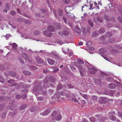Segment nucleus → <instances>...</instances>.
<instances>
[{
	"instance_id": "ddd939ff",
	"label": "nucleus",
	"mask_w": 122,
	"mask_h": 122,
	"mask_svg": "<svg viewBox=\"0 0 122 122\" xmlns=\"http://www.w3.org/2000/svg\"><path fill=\"white\" fill-rule=\"evenodd\" d=\"M105 18L107 21L112 20V21H114L115 20V19L114 17H112L111 19H110L109 17L107 16H105Z\"/></svg>"
},
{
	"instance_id": "f03ea898",
	"label": "nucleus",
	"mask_w": 122,
	"mask_h": 122,
	"mask_svg": "<svg viewBox=\"0 0 122 122\" xmlns=\"http://www.w3.org/2000/svg\"><path fill=\"white\" fill-rule=\"evenodd\" d=\"M88 70L90 72L93 74H95L97 71V68L94 67L92 65L91 66H90L89 67Z\"/></svg>"
},
{
	"instance_id": "bb28decb",
	"label": "nucleus",
	"mask_w": 122,
	"mask_h": 122,
	"mask_svg": "<svg viewBox=\"0 0 122 122\" xmlns=\"http://www.w3.org/2000/svg\"><path fill=\"white\" fill-rule=\"evenodd\" d=\"M105 30L104 28H101L99 30V32L101 34L105 32Z\"/></svg>"
},
{
	"instance_id": "b1692460",
	"label": "nucleus",
	"mask_w": 122,
	"mask_h": 122,
	"mask_svg": "<svg viewBox=\"0 0 122 122\" xmlns=\"http://www.w3.org/2000/svg\"><path fill=\"white\" fill-rule=\"evenodd\" d=\"M28 67L31 69L35 70L36 69V67L33 65H29Z\"/></svg>"
},
{
	"instance_id": "bf43d9fd",
	"label": "nucleus",
	"mask_w": 122,
	"mask_h": 122,
	"mask_svg": "<svg viewBox=\"0 0 122 122\" xmlns=\"http://www.w3.org/2000/svg\"><path fill=\"white\" fill-rule=\"evenodd\" d=\"M63 2L65 4H67L69 2V0H63Z\"/></svg>"
},
{
	"instance_id": "5fc2aeb1",
	"label": "nucleus",
	"mask_w": 122,
	"mask_h": 122,
	"mask_svg": "<svg viewBox=\"0 0 122 122\" xmlns=\"http://www.w3.org/2000/svg\"><path fill=\"white\" fill-rule=\"evenodd\" d=\"M107 81H111L112 80V79L111 77H107Z\"/></svg>"
},
{
	"instance_id": "ea45409f",
	"label": "nucleus",
	"mask_w": 122,
	"mask_h": 122,
	"mask_svg": "<svg viewBox=\"0 0 122 122\" xmlns=\"http://www.w3.org/2000/svg\"><path fill=\"white\" fill-rule=\"evenodd\" d=\"M50 79L51 80V82H53L55 81V79L53 77H50Z\"/></svg>"
},
{
	"instance_id": "680f3d73",
	"label": "nucleus",
	"mask_w": 122,
	"mask_h": 122,
	"mask_svg": "<svg viewBox=\"0 0 122 122\" xmlns=\"http://www.w3.org/2000/svg\"><path fill=\"white\" fill-rule=\"evenodd\" d=\"M10 6L9 4H6V5L5 9H9Z\"/></svg>"
},
{
	"instance_id": "4468645a",
	"label": "nucleus",
	"mask_w": 122,
	"mask_h": 122,
	"mask_svg": "<svg viewBox=\"0 0 122 122\" xmlns=\"http://www.w3.org/2000/svg\"><path fill=\"white\" fill-rule=\"evenodd\" d=\"M57 112L56 111H54L52 113L51 117L53 120H54L55 118V116Z\"/></svg>"
},
{
	"instance_id": "4d7b16f0",
	"label": "nucleus",
	"mask_w": 122,
	"mask_h": 122,
	"mask_svg": "<svg viewBox=\"0 0 122 122\" xmlns=\"http://www.w3.org/2000/svg\"><path fill=\"white\" fill-rule=\"evenodd\" d=\"M54 91L51 89H50L49 90V93L50 95L52 94L53 92Z\"/></svg>"
},
{
	"instance_id": "4be33fe9",
	"label": "nucleus",
	"mask_w": 122,
	"mask_h": 122,
	"mask_svg": "<svg viewBox=\"0 0 122 122\" xmlns=\"http://www.w3.org/2000/svg\"><path fill=\"white\" fill-rule=\"evenodd\" d=\"M62 116L61 115L59 114L57 115L55 117V120L56 121L59 120L61 118Z\"/></svg>"
},
{
	"instance_id": "e433bc0d",
	"label": "nucleus",
	"mask_w": 122,
	"mask_h": 122,
	"mask_svg": "<svg viewBox=\"0 0 122 122\" xmlns=\"http://www.w3.org/2000/svg\"><path fill=\"white\" fill-rule=\"evenodd\" d=\"M55 58L58 60H60L61 59V56H59V55L58 54L55 57Z\"/></svg>"
},
{
	"instance_id": "37998d69",
	"label": "nucleus",
	"mask_w": 122,
	"mask_h": 122,
	"mask_svg": "<svg viewBox=\"0 0 122 122\" xmlns=\"http://www.w3.org/2000/svg\"><path fill=\"white\" fill-rule=\"evenodd\" d=\"M92 45V43L90 41H88L86 43V45L88 46H91Z\"/></svg>"
},
{
	"instance_id": "c03bdc74",
	"label": "nucleus",
	"mask_w": 122,
	"mask_h": 122,
	"mask_svg": "<svg viewBox=\"0 0 122 122\" xmlns=\"http://www.w3.org/2000/svg\"><path fill=\"white\" fill-rule=\"evenodd\" d=\"M108 41L109 42L111 43H112L114 41V40L113 38H111L109 39Z\"/></svg>"
},
{
	"instance_id": "a878e982",
	"label": "nucleus",
	"mask_w": 122,
	"mask_h": 122,
	"mask_svg": "<svg viewBox=\"0 0 122 122\" xmlns=\"http://www.w3.org/2000/svg\"><path fill=\"white\" fill-rule=\"evenodd\" d=\"M99 51L102 54L105 53L107 52V51L106 50L103 48L100 49Z\"/></svg>"
},
{
	"instance_id": "774afa93",
	"label": "nucleus",
	"mask_w": 122,
	"mask_h": 122,
	"mask_svg": "<svg viewBox=\"0 0 122 122\" xmlns=\"http://www.w3.org/2000/svg\"><path fill=\"white\" fill-rule=\"evenodd\" d=\"M118 116L120 117H122V112H119L118 113Z\"/></svg>"
},
{
	"instance_id": "c756f323",
	"label": "nucleus",
	"mask_w": 122,
	"mask_h": 122,
	"mask_svg": "<svg viewBox=\"0 0 122 122\" xmlns=\"http://www.w3.org/2000/svg\"><path fill=\"white\" fill-rule=\"evenodd\" d=\"M109 118L111 120L115 121L116 120V118L115 116L112 115H111L110 116Z\"/></svg>"
},
{
	"instance_id": "393cba45",
	"label": "nucleus",
	"mask_w": 122,
	"mask_h": 122,
	"mask_svg": "<svg viewBox=\"0 0 122 122\" xmlns=\"http://www.w3.org/2000/svg\"><path fill=\"white\" fill-rule=\"evenodd\" d=\"M23 73L24 75L26 76H30V73L27 71H25L23 72Z\"/></svg>"
},
{
	"instance_id": "338daca9",
	"label": "nucleus",
	"mask_w": 122,
	"mask_h": 122,
	"mask_svg": "<svg viewBox=\"0 0 122 122\" xmlns=\"http://www.w3.org/2000/svg\"><path fill=\"white\" fill-rule=\"evenodd\" d=\"M72 100L75 102H77L78 100L76 98H73L72 99Z\"/></svg>"
},
{
	"instance_id": "58836bf2",
	"label": "nucleus",
	"mask_w": 122,
	"mask_h": 122,
	"mask_svg": "<svg viewBox=\"0 0 122 122\" xmlns=\"http://www.w3.org/2000/svg\"><path fill=\"white\" fill-rule=\"evenodd\" d=\"M90 121L92 122H94L95 121V118L93 117H91L89 118Z\"/></svg>"
},
{
	"instance_id": "de8ad7c7",
	"label": "nucleus",
	"mask_w": 122,
	"mask_h": 122,
	"mask_svg": "<svg viewBox=\"0 0 122 122\" xmlns=\"http://www.w3.org/2000/svg\"><path fill=\"white\" fill-rule=\"evenodd\" d=\"M62 88V86L61 84H59L57 87V90H59L61 89Z\"/></svg>"
},
{
	"instance_id": "6ab92c4d",
	"label": "nucleus",
	"mask_w": 122,
	"mask_h": 122,
	"mask_svg": "<svg viewBox=\"0 0 122 122\" xmlns=\"http://www.w3.org/2000/svg\"><path fill=\"white\" fill-rule=\"evenodd\" d=\"M109 87L110 88L114 89L116 87V86L114 84L112 83L109 84Z\"/></svg>"
},
{
	"instance_id": "f8f14e48",
	"label": "nucleus",
	"mask_w": 122,
	"mask_h": 122,
	"mask_svg": "<svg viewBox=\"0 0 122 122\" xmlns=\"http://www.w3.org/2000/svg\"><path fill=\"white\" fill-rule=\"evenodd\" d=\"M75 32L78 34H80L81 32V30L79 27L78 26L76 25L75 27Z\"/></svg>"
},
{
	"instance_id": "7ed1b4c3",
	"label": "nucleus",
	"mask_w": 122,
	"mask_h": 122,
	"mask_svg": "<svg viewBox=\"0 0 122 122\" xmlns=\"http://www.w3.org/2000/svg\"><path fill=\"white\" fill-rule=\"evenodd\" d=\"M22 57L25 59L26 61L28 62L32 63L33 64V63L32 62V60L26 54L23 53L22 54Z\"/></svg>"
},
{
	"instance_id": "a18cd8bd",
	"label": "nucleus",
	"mask_w": 122,
	"mask_h": 122,
	"mask_svg": "<svg viewBox=\"0 0 122 122\" xmlns=\"http://www.w3.org/2000/svg\"><path fill=\"white\" fill-rule=\"evenodd\" d=\"M15 81L13 80H9L8 81V83H12L14 82Z\"/></svg>"
},
{
	"instance_id": "aec40b11",
	"label": "nucleus",
	"mask_w": 122,
	"mask_h": 122,
	"mask_svg": "<svg viewBox=\"0 0 122 122\" xmlns=\"http://www.w3.org/2000/svg\"><path fill=\"white\" fill-rule=\"evenodd\" d=\"M58 53L55 51H53L50 53V55L51 56H54L55 57L58 54Z\"/></svg>"
},
{
	"instance_id": "2f4dec72",
	"label": "nucleus",
	"mask_w": 122,
	"mask_h": 122,
	"mask_svg": "<svg viewBox=\"0 0 122 122\" xmlns=\"http://www.w3.org/2000/svg\"><path fill=\"white\" fill-rule=\"evenodd\" d=\"M56 98L58 99L59 98L60 96L58 94H55L54 96H53L51 97L52 99L54 98L55 99H56Z\"/></svg>"
},
{
	"instance_id": "8fccbe9b",
	"label": "nucleus",
	"mask_w": 122,
	"mask_h": 122,
	"mask_svg": "<svg viewBox=\"0 0 122 122\" xmlns=\"http://www.w3.org/2000/svg\"><path fill=\"white\" fill-rule=\"evenodd\" d=\"M4 105H0V111L3 110L4 108Z\"/></svg>"
},
{
	"instance_id": "20e7f679",
	"label": "nucleus",
	"mask_w": 122,
	"mask_h": 122,
	"mask_svg": "<svg viewBox=\"0 0 122 122\" xmlns=\"http://www.w3.org/2000/svg\"><path fill=\"white\" fill-rule=\"evenodd\" d=\"M43 89L42 86L37 85L33 89V91L34 92H39L41 91Z\"/></svg>"
},
{
	"instance_id": "5701e85b",
	"label": "nucleus",
	"mask_w": 122,
	"mask_h": 122,
	"mask_svg": "<svg viewBox=\"0 0 122 122\" xmlns=\"http://www.w3.org/2000/svg\"><path fill=\"white\" fill-rule=\"evenodd\" d=\"M9 75L12 77L15 76L16 75V73L14 72L10 71L9 72Z\"/></svg>"
},
{
	"instance_id": "052dcab7",
	"label": "nucleus",
	"mask_w": 122,
	"mask_h": 122,
	"mask_svg": "<svg viewBox=\"0 0 122 122\" xmlns=\"http://www.w3.org/2000/svg\"><path fill=\"white\" fill-rule=\"evenodd\" d=\"M43 77L44 76L42 74H41L39 75L38 77L39 79H40L43 78Z\"/></svg>"
},
{
	"instance_id": "f3484780",
	"label": "nucleus",
	"mask_w": 122,
	"mask_h": 122,
	"mask_svg": "<svg viewBox=\"0 0 122 122\" xmlns=\"http://www.w3.org/2000/svg\"><path fill=\"white\" fill-rule=\"evenodd\" d=\"M58 14L59 16H61L63 15L62 10L61 9H59L58 10Z\"/></svg>"
},
{
	"instance_id": "a19ab883",
	"label": "nucleus",
	"mask_w": 122,
	"mask_h": 122,
	"mask_svg": "<svg viewBox=\"0 0 122 122\" xmlns=\"http://www.w3.org/2000/svg\"><path fill=\"white\" fill-rule=\"evenodd\" d=\"M115 47L117 49L121 50L122 49V47L121 46L118 45H116L115 46Z\"/></svg>"
},
{
	"instance_id": "cd10ccee",
	"label": "nucleus",
	"mask_w": 122,
	"mask_h": 122,
	"mask_svg": "<svg viewBox=\"0 0 122 122\" xmlns=\"http://www.w3.org/2000/svg\"><path fill=\"white\" fill-rule=\"evenodd\" d=\"M12 86H15V88H19L20 86L18 85H17L16 83H12L11 84Z\"/></svg>"
},
{
	"instance_id": "0eeeda50",
	"label": "nucleus",
	"mask_w": 122,
	"mask_h": 122,
	"mask_svg": "<svg viewBox=\"0 0 122 122\" xmlns=\"http://www.w3.org/2000/svg\"><path fill=\"white\" fill-rule=\"evenodd\" d=\"M36 62L39 64H42L43 63V61L42 59L40 57L37 56L35 59Z\"/></svg>"
},
{
	"instance_id": "4c0bfd02",
	"label": "nucleus",
	"mask_w": 122,
	"mask_h": 122,
	"mask_svg": "<svg viewBox=\"0 0 122 122\" xmlns=\"http://www.w3.org/2000/svg\"><path fill=\"white\" fill-rule=\"evenodd\" d=\"M18 60L20 61L23 64L24 63V62L22 58L20 57H18Z\"/></svg>"
},
{
	"instance_id": "3c124183",
	"label": "nucleus",
	"mask_w": 122,
	"mask_h": 122,
	"mask_svg": "<svg viewBox=\"0 0 122 122\" xmlns=\"http://www.w3.org/2000/svg\"><path fill=\"white\" fill-rule=\"evenodd\" d=\"M11 36V35L9 34H7L6 36H5V37L6 38V39L7 40V39H8L9 37H10Z\"/></svg>"
},
{
	"instance_id": "412c9836",
	"label": "nucleus",
	"mask_w": 122,
	"mask_h": 122,
	"mask_svg": "<svg viewBox=\"0 0 122 122\" xmlns=\"http://www.w3.org/2000/svg\"><path fill=\"white\" fill-rule=\"evenodd\" d=\"M101 74L100 75V77L103 78L106 77L107 75L103 72L101 71L100 72Z\"/></svg>"
},
{
	"instance_id": "13d9d810",
	"label": "nucleus",
	"mask_w": 122,
	"mask_h": 122,
	"mask_svg": "<svg viewBox=\"0 0 122 122\" xmlns=\"http://www.w3.org/2000/svg\"><path fill=\"white\" fill-rule=\"evenodd\" d=\"M82 97L85 99H87L88 98V97L87 95L85 94H83L82 95Z\"/></svg>"
},
{
	"instance_id": "49530a36",
	"label": "nucleus",
	"mask_w": 122,
	"mask_h": 122,
	"mask_svg": "<svg viewBox=\"0 0 122 122\" xmlns=\"http://www.w3.org/2000/svg\"><path fill=\"white\" fill-rule=\"evenodd\" d=\"M91 98L93 100H96L97 99V97L95 96H93L91 97Z\"/></svg>"
},
{
	"instance_id": "69168bd1",
	"label": "nucleus",
	"mask_w": 122,
	"mask_h": 122,
	"mask_svg": "<svg viewBox=\"0 0 122 122\" xmlns=\"http://www.w3.org/2000/svg\"><path fill=\"white\" fill-rule=\"evenodd\" d=\"M59 94L62 96H64L65 95V93L63 91L61 92H60Z\"/></svg>"
},
{
	"instance_id": "9d476101",
	"label": "nucleus",
	"mask_w": 122,
	"mask_h": 122,
	"mask_svg": "<svg viewBox=\"0 0 122 122\" xmlns=\"http://www.w3.org/2000/svg\"><path fill=\"white\" fill-rule=\"evenodd\" d=\"M43 33L45 36L49 37L51 36L52 35L51 33L50 32V31L46 30L44 31Z\"/></svg>"
},
{
	"instance_id": "09e8293b",
	"label": "nucleus",
	"mask_w": 122,
	"mask_h": 122,
	"mask_svg": "<svg viewBox=\"0 0 122 122\" xmlns=\"http://www.w3.org/2000/svg\"><path fill=\"white\" fill-rule=\"evenodd\" d=\"M48 78H46L44 80L43 82L44 83H46L48 82Z\"/></svg>"
},
{
	"instance_id": "72a5a7b5",
	"label": "nucleus",
	"mask_w": 122,
	"mask_h": 122,
	"mask_svg": "<svg viewBox=\"0 0 122 122\" xmlns=\"http://www.w3.org/2000/svg\"><path fill=\"white\" fill-rule=\"evenodd\" d=\"M88 23L91 27H92L93 26V24L92 21L90 20H89L88 21Z\"/></svg>"
},
{
	"instance_id": "0e129e2a",
	"label": "nucleus",
	"mask_w": 122,
	"mask_h": 122,
	"mask_svg": "<svg viewBox=\"0 0 122 122\" xmlns=\"http://www.w3.org/2000/svg\"><path fill=\"white\" fill-rule=\"evenodd\" d=\"M53 68H55V70L54 71V72H57L58 70V69L57 67H54Z\"/></svg>"
},
{
	"instance_id": "6e6d98bb",
	"label": "nucleus",
	"mask_w": 122,
	"mask_h": 122,
	"mask_svg": "<svg viewBox=\"0 0 122 122\" xmlns=\"http://www.w3.org/2000/svg\"><path fill=\"white\" fill-rule=\"evenodd\" d=\"M97 36V34L95 32H93L92 35V36L93 37H96Z\"/></svg>"
},
{
	"instance_id": "603ef678",
	"label": "nucleus",
	"mask_w": 122,
	"mask_h": 122,
	"mask_svg": "<svg viewBox=\"0 0 122 122\" xmlns=\"http://www.w3.org/2000/svg\"><path fill=\"white\" fill-rule=\"evenodd\" d=\"M99 39L101 41H104L105 39V37L103 36H102L99 38Z\"/></svg>"
},
{
	"instance_id": "423d86ee",
	"label": "nucleus",
	"mask_w": 122,
	"mask_h": 122,
	"mask_svg": "<svg viewBox=\"0 0 122 122\" xmlns=\"http://www.w3.org/2000/svg\"><path fill=\"white\" fill-rule=\"evenodd\" d=\"M99 102L101 103L105 104V105L107 106L108 105V103L105 100V98L102 97H100V98Z\"/></svg>"
},
{
	"instance_id": "79ce46f5",
	"label": "nucleus",
	"mask_w": 122,
	"mask_h": 122,
	"mask_svg": "<svg viewBox=\"0 0 122 122\" xmlns=\"http://www.w3.org/2000/svg\"><path fill=\"white\" fill-rule=\"evenodd\" d=\"M117 19L119 22L122 23V17L119 16L117 18Z\"/></svg>"
},
{
	"instance_id": "dca6fc26",
	"label": "nucleus",
	"mask_w": 122,
	"mask_h": 122,
	"mask_svg": "<svg viewBox=\"0 0 122 122\" xmlns=\"http://www.w3.org/2000/svg\"><path fill=\"white\" fill-rule=\"evenodd\" d=\"M48 63L50 65H53L55 62V61L52 59L49 58L47 60Z\"/></svg>"
},
{
	"instance_id": "c9c22d12",
	"label": "nucleus",
	"mask_w": 122,
	"mask_h": 122,
	"mask_svg": "<svg viewBox=\"0 0 122 122\" xmlns=\"http://www.w3.org/2000/svg\"><path fill=\"white\" fill-rule=\"evenodd\" d=\"M6 115V113L5 112H3L2 114L1 118L2 119H4Z\"/></svg>"
},
{
	"instance_id": "e2e57ef3",
	"label": "nucleus",
	"mask_w": 122,
	"mask_h": 122,
	"mask_svg": "<svg viewBox=\"0 0 122 122\" xmlns=\"http://www.w3.org/2000/svg\"><path fill=\"white\" fill-rule=\"evenodd\" d=\"M10 14L12 15H14L16 13L15 11H12L10 12Z\"/></svg>"
},
{
	"instance_id": "9b49d317",
	"label": "nucleus",
	"mask_w": 122,
	"mask_h": 122,
	"mask_svg": "<svg viewBox=\"0 0 122 122\" xmlns=\"http://www.w3.org/2000/svg\"><path fill=\"white\" fill-rule=\"evenodd\" d=\"M47 29L49 31L54 32L55 30L54 26L52 25L48 26Z\"/></svg>"
},
{
	"instance_id": "a211bd4d",
	"label": "nucleus",
	"mask_w": 122,
	"mask_h": 122,
	"mask_svg": "<svg viewBox=\"0 0 122 122\" xmlns=\"http://www.w3.org/2000/svg\"><path fill=\"white\" fill-rule=\"evenodd\" d=\"M12 47L13 49L15 50H16H16L17 49L18 45L15 43H14L12 44Z\"/></svg>"
},
{
	"instance_id": "864d4df0",
	"label": "nucleus",
	"mask_w": 122,
	"mask_h": 122,
	"mask_svg": "<svg viewBox=\"0 0 122 122\" xmlns=\"http://www.w3.org/2000/svg\"><path fill=\"white\" fill-rule=\"evenodd\" d=\"M21 97V95H16L15 96V98L16 99H20Z\"/></svg>"
},
{
	"instance_id": "39448f33",
	"label": "nucleus",
	"mask_w": 122,
	"mask_h": 122,
	"mask_svg": "<svg viewBox=\"0 0 122 122\" xmlns=\"http://www.w3.org/2000/svg\"><path fill=\"white\" fill-rule=\"evenodd\" d=\"M51 111V109L49 108L45 110L44 112L41 113L40 114L42 116H47L48 114L50 113Z\"/></svg>"
},
{
	"instance_id": "f704fd0d",
	"label": "nucleus",
	"mask_w": 122,
	"mask_h": 122,
	"mask_svg": "<svg viewBox=\"0 0 122 122\" xmlns=\"http://www.w3.org/2000/svg\"><path fill=\"white\" fill-rule=\"evenodd\" d=\"M36 98L38 101H42L44 99L42 97H37Z\"/></svg>"
},
{
	"instance_id": "2eb2a0df",
	"label": "nucleus",
	"mask_w": 122,
	"mask_h": 122,
	"mask_svg": "<svg viewBox=\"0 0 122 122\" xmlns=\"http://www.w3.org/2000/svg\"><path fill=\"white\" fill-rule=\"evenodd\" d=\"M26 107V105L25 104H23L20 107L19 109L20 111L22 110L25 109Z\"/></svg>"
},
{
	"instance_id": "473e14b6",
	"label": "nucleus",
	"mask_w": 122,
	"mask_h": 122,
	"mask_svg": "<svg viewBox=\"0 0 122 122\" xmlns=\"http://www.w3.org/2000/svg\"><path fill=\"white\" fill-rule=\"evenodd\" d=\"M77 62L80 64H83L84 63L83 61L80 59H78L77 60Z\"/></svg>"
},
{
	"instance_id": "f257e3e1",
	"label": "nucleus",
	"mask_w": 122,
	"mask_h": 122,
	"mask_svg": "<svg viewBox=\"0 0 122 122\" xmlns=\"http://www.w3.org/2000/svg\"><path fill=\"white\" fill-rule=\"evenodd\" d=\"M13 103H10V105L8 106L7 108L9 109H10L11 110L13 111L12 112H10L9 115L11 116V117H13L14 116L16 113L17 111V109L15 108H13Z\"/></svg>"
},
{
	"instance_id": "1a4fd4ad",
	"label": "nucleus",
	"mask_w": 122,
	"mask_h": 122,
	"mask_svg": "<svg viewBox=\"0 0 122 122\" xmlns=\"http://www.w3.org/2000/svg\"><path fill=\"white\" fill-rule=\"evenodd\" d=\"M83 32L85 34L87 33H89L90 32V29L89 27L86 28L85 27H83L82 29Z\"/></svg>"
},
{
	"instance_id": "7c9ffc66",
	"label": "nucleus",
	"mask_w": 122,
	"mask_h": 122,
	"mask_svg": "<svg viewBox=\"0 0 122 122\" xmlns=\"http://www.w3.org/2000/svg\"><path fill=\"white\" fill-rule=\"evenodd\" d=\"M107 118L105 117H103L101 118L100 120V121L101 122H104L107 119Z\"/></svg>"
},
{
	"instance_id": "6e6552de",
	"label": "nucleus",
	"mask_w": 122,
	"mask_h": 122,
	"mask_svg": "<svg viewBox=\"0 0 122 122\" xmlns=\"http://www.w3.org/2000/svg\"><path fill=\"white\" fill-rule=\"evenodd\" d=\"M58 34L61 35H64L65 36H67L69 34V32L66 30L63 31L62 32H59L58 33Z\"/></svg>"
},
{
	"instance_id": "c85d7f7f",
	"label": "nucleus",
	"mask_w": 122,
	"mask_h": 122,
	"mask_svg": "<svg viewBox=\"0 0 122 122\" xmlns=\"http://www.w3.org/2000/svg\"><path fill=\"white\" fill-rule=\"evenodd\" d=\"M105 36L107 37H110L112 36V34L111 32H108L105 34Z\"/></svg>"
}]
</instances>
